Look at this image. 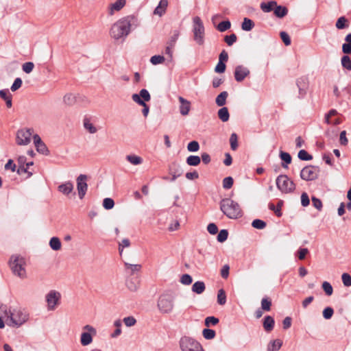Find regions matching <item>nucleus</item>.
<instances>
[{"label": "nucleus", "instance_id": "nucleus-8", "mask_svg": "<svg viewBox=\"0 0 351 351\" xmlns=\"http://www.w3.org/2000/svg\"><path fill=\"white\" fill-rule=\"evenodd\" d=\"M193 23L194 40L198 45H202L204 43V27L203 23L199 16L193 18Z\"/></svg>", "mask_w": 351, "mask_h": 351}, {"label": "nucleus", "instance_id": "nucleus-17", "mask_svg": "<svg viewBox=\"0 0 351 351\" xmlns=\"http://www.w3.org/2000/svg\"><path fill=\"white\" fill-rule=\"evenodd\" d=\"M275 325V320L273 317L267 315L264 317L263 321V326L267 332H270L273 330Z\"/></svg>", "mask_w": 351, "mask_h": 351}, {"label": "nucleus", "instance_id": "nucleus-22", "mask_svg": "<svg viewBox=\"0 0 351 351\" xmlns=\"http://www.w3.org/2000/svg\"><path fill=\"white\" fill-rule=\"evenodd\" d=\"M274 15L280 19L284 18L288 14V8L284 5H278L276 4L274 11Z\"/></svg>", "mask_w": 351, "mask_h": 351}, {"label": "nucleus", "instance_id": "nucleus-37", "mask_svg": "<svg viewBox=\"0 0 351 351\" xmlns=\"http://www.w3.org/2000/svg\"><path fill=\"white\" fill-rule=\"evenodd\" d=\"M180 36V32L178 29H175L173 32V34L170 36L169 39L167 42V45L170 47H175L176 43Z\"/></svg>", "mask_w": 351, "mask_h": 351}, {"label": "nucleus", "instance_id": "nucleus-52", "mask_svg": "<svg viewBox=\"0 0 351 351\" xmlns=\"http://www.w3.org/2000/svg\"><path fill=\"white\" fill-rule=\"evenodd\" d=\"M228 237V230L226 229L221 230L219 231V232L218 233V235L217 237V241H219L220 243H223L227 240Z\"/></svg>", "mask_w": 351, "mask_h": 351}, {"label": "nucleus", "instance_id": "nucleus-43", "mask_svg": "<svg viewBox=\"0 0 351 351\" xmlns=\"http://www.w3.org/2000/svg\"><path fill=\"white\" fill-rule=\"evenodd\" d=\"M63 101L66 105L72 106L75 103L76 97L72 93H67L64 96Z\"/></svg>", "mask_w": 351, "mask_h": 351}, {"label": "nucleus", "instance_id": "nucleus-33", "mask_svg": "<svg viewBox=\"0 0 351 351\" xmlns=\"http://www.w3.org/2000/svg\"><path fill=\"white\" fill-rule=\"evenodd\" d=\"M92 335L89 332H82L81 335L80 342L82 346H88L93 341Z\"/></svg>", "mask_w": 351, "mask_h": 351}, {"label": "nucleus", "instance_id": "nucleus-64", "mask_svg": "<svg viewBox=\"0 0 351 351\" xmlns=\"http://www.w3.org/2000/svg\"><path fill=\"white\" fill-rule=\"evenodd\" d=\"M34 67V64L32 62H27L22 66L23 71L26 73H30Z\"/></svg>", "mask_w": 351, "mask_h": 351}, {"label": "nucleus", "instance_id": "nucleus-13", "mask_svg": "<svg viewBox=\"0 0 351 351\" xmlns=\"http://www.w3.org/2000/svg\"><path fill=\"white\" fill-rule=\"evenodd\" d=\"M34 143L36 147V149L38 152L40 154L47 156L49 154V151L45 144V143L42 141L41 138L38 134H34L33 136Z\"/></svg>", "mask_w": 351, "mask_h": 351}, {"label": "nucleus", "instance_id": "nucleus-32", "mask_svg": "<svg viewBox=\"0 0 351 351\" xmlns=\"http://www.w3.org/2000/svg\"><path fill=\"white\" fill-rule=\"evenodd\" d=\"M282 205V201H281V200L278 202V204L276 206H275V205L274 204L269 203V208L271 210H273L277 217H280L282 215V211H281Z\"/></svg>", "mask_w": 351, "mask_h": 351}, {"label": "nucleus", "instance_id": "nucleus-56", "mask_svg": "<svg viewBox=\"0 0 351 351\" xmlns=\"http://www.w3.org/2000/svg\"><path fill=\"white\" fill-rule=\"evenodd\" d=\"M187 149L189 152H195L199 150V143L196 141H192L189 143L187 145Z\"/></svg>", "mask_w": 351, "mask_h": 351}, {"label": "nucleus", "instance_id": "nucleus-42", "mask_svg": "<svg viewBox=\"0 0 351 351\" xmlns=\"http://www.w3.org/2000/svg\"><path fill=\"white\" fill-rule=\"evenodd\" d=\"M126 159L128 162L134 165H140L143 162V159L140 156L136 155H128L126 156Z\"/></svg>", "mask_w": 351, "mask_h": 351}, {"label": "nucleus", "instance_id": "nucleus-49", "mask_svg": "<svg viewBox=\"0 0 351 351\" xmlns=\"http://www.w3.org/2000/svg\"><path fill=\"white\" fill-rule=\"evenodd\" d=\"M217 302L219 305H224L226 302V294L223 289H219L218 291Z\"/></svg>", "mask_w": 351, "mask_h": 351}, {"label": "nucleus", "instance_id": "nucleus-54", "mask_svg": "<svg viewBox=\"0 0 351 351\" xmlns=\"http://www.w3.org/2000/svg\"><path fill=\"white\" fill-rule=\"evenodd\" d=\"M165 60V59L164 56L160 55H155L151 57L150 58V62L154 65L161 64L164 62Z\"/></svg>", "mask_w": 351, "mask_h": 351}, {"label": "nucleus", "instance_id": "nucleus-60", "mask_svg": "<svg viewBox=\"0 0 351 351\" xmlns=\"http://www.w3.org/2000/svg\"><path fill=\"white\" fill-rule=\"evenodd\" d=\"M192 282L193 278L188 274H183L180 278V282L183 285H189L192 283Z\"/></svg>", "mask_w": 351, "mask_h": 351}, {"label": "nucleus", "instance_id": "nucleus-30", "mask_svg": "<svg viewBox=\"0 0 351 351\" xmlns=\"http://www.w3.org/2000/svg\"><path fill=\"white\" fill-rule=\"evenodd\" d=\"M218 117L223 122H226L229 120L230 114L228 109L226 107H222L218 110Z\"/></svg>", "mask_w": 351, "mask_h": 351}, {"label": "nucleus", "instance_id": "nucleus-1", "mask_svg": "<svg viewBox=\"0 0 351 351\" xmlns=\"http://www.w3.org/2000/svg\"><path fill=\"white\" fill-rule=\"evenodd\" d=\"M139 24L137 16L128 15L121 18L112 25L110 30V35L115 40H125L131 30L137 27Z\"/></svg>", "mask_w": 351, "mask_h": 351}, {"label": "nucleus", "instance_id": "nucleus-36", "mask_svg": "<svg viewBox=\"0 0 351 351\" xmlns=\"http://www.w3.org/2000/svg\"><path fill=\"white\" fill-rule=\"evenodd\" d=\"M341 63L343 69L351 71V58L348 54H345L341 57Z\"/></svg>", "mask_w": 351, "mask_h": 351}, {"label": "nucleus", "instance_id": "nucleus-45", "mask_svg": "<svg viewBox=\"0 0 351 351\" xmlns=\"http://www.w3.org/2000/svg\"><path fill=\"white\" fill-rule=\"evenodd\" d=\"M271 306V300L267 297L263 298L261 300V308L265 311H269Z\"/></svg>", "mask_w": 351, "mask_h": 351}, {"label": "nucleus", "instance_id": "nucleus-25", "mask_svg": "<svg viewBox=\"0 0 351 351\" xmlns=\"http://www.w3.org/2000/svg\"><path fill=\"white\" fill-rule=\"evenodd\" d=\"M344 40L345 43L342 45V52L344 54H349L351 51V33L348 34Z\"/></svg>", "mask_w": 351, "mask_h": 351}, {"label": "nucleus", "instance_id": "nucleus-21", "mask_svg": "<svg viewBox=\"0 0 351 351\" xmlns=\"http://www.w3.org/2000/svg\"><path fill=\"white\" fill-rule=\"evenodd\" d=\"M277 2L276 1H269L267 2H262L260 5V8L264 12H270L274 11L275 7L276 6Z\"/></svg>", "mask_w": 351, "mask_h": 351}, {"label": "nucleus", "instance_id": "nucleus-57", "mask_svg": "<svg viewBox=\"0 0 351 351\" xmlns=\"http://www.w3.org/2000/svg\"><path fill=\"white\" fill-rule=\"evenodd\" d=\"M322 314H323V317L324 319H329L332 317V315L334 314V310L332 307H330V306L326 307L324 309Z\"/></svg>", "mask_w": 351, "mask_h": 351}, {"label": "nucleus", "instance_id": "nucleus-23", "mask_svg": "<svg viewBox=\"0 0 351 351\" xmlns=\"http://www.w3.org/2000/svg\"><path fill=\"white\" fill-rule=\"evenodd\" d=\"M126 286L131 291H136L139 288L140 280L137 278H132L126 281Z\"/></svg>", "mask_w": 351, "mask_h": 351}, {"label": "nucleus", "instance_id": "nucleus-3", "mask_svg": "<svg viewBox=\"0 0 351 351\" xmlns=\"http://www.w3.org/2000/svg\"><path fill=\"white\" fill-rule=\"evenodd\" d=\"M25 259L19 255H12L10 259V266L12 272L20 278H25L26 271L25 269Z\"/></svg>", "mask_w": 351, "mask_h": 351}, {"label": "nucleus", "instance_id": "nucleus-63", "mask_svg": "<svg viewBox=\"0 0 351 351\" xmlns=\"http://www.w3.org/2000/svg\"><path fill=\"white\" fill-rule=\"evenodd\" d=\"M342 282L346 287L351 286V276L348 273H343L341 276Z\"/></svg>", "mask_w": 351, "mask_h": 351}, {"label": "nucleus", "instance_id": "nucleus-12", "mask_svg": "<svg viewBox=\"0 0 351 351\" xmlns=\"http://www.w3.org/2000/svg\"><path fill=\"white\" fill-rule=\"evenodd\" d=\"M296 85L298 88V98L302 99L306 95L307 90L308 89V78L306 76H302L297 79Z\"/></svg>", "mask_w": 351, "mask_h": 351}, {"label": "nucleus", "instance_id": "nucleus-7", "mask_svg": "<svg viewBox=\"0 0 351 351\" xmlns=\"http://www.w3.org/2000/svg\"><path fill=\"white\" fill-rule=\"evenodd\" d=\"M180 347L182 351H204L198 341L186 336L180 339Z\"/></svg>", "mask_w": 351, "mask_h": 351}, {"label": "nucleus", "instance_id": "nucleus-47", "mask_svg": "<svg viewBox=\"0 0 351 351\" xmlns=\"http://www.w3.org/2000/svg\"><path fill=\"white\" fill-rule=\"evenodd\" d=\"M266 222L259 219L253 220L252 223V226L258 230H263L266 227Z\"/></svg>", "mask_w": 351, "mask_h": 351}, {"label": "nucleus", "instance_id": "nucleus-38", "mask_svg": "<svg viewBox=\"0 0 351 351\" xmlns=\"http://www.w3.org/2000/svg\"><path fill=\"white\" fill-rule=\"evenodd\" d=\"M201 162V158L198 156H189L186 158V163L189 166H197Z\"/></svg>", "mask_w": 351, "mask_h": 351}, {"label": "nucleus", "instance_id": "nucleus-55", "mask_svg": "<svg viewBox=\"0 0 351 351\" xmlns=\"http://www.w3.org/2000/svg\"><path fill=\"white\" fill-rule=\"evenodd\" d=\"M114 206V202L112 198L106 197L103 200V206L106 210L112 209Z\"/></svg>", "mask_w": 351, "mask_h": 351}, {"label": "nucleus", "instance_id": "nucleus-58", "mask_svg": "<svg viewBox=\"0 0 351 351\" xmlns=\"http://www.w3.org/2000/svg\"><path fill=\"white\" fill-rule=\"evenodd\" d=\"M322 287L327 295L329 296L332 294L333 289H332V285L328 282H326V281L322 283Z\"/></svg>", "mask_w": 351, "mask_h": 351}, {"label": "nucleus", "instance_id": "nucleus-20", "mask_svg": "<svg viewBox=\"0 0 351 351\" xmlns=\"http://www.w3.org/2000/svg\"><path fill=\"white\" fill-rule=\"evenodd\" d=\"M167 5V0H160L158 6L155 8L154 14L160 16H162L165 13Z\"/></svg>", "mask_w": 351, "mask_h": 351}, {"label": "nucleus", "instance_id": "nucleus-26", "mask_svg": "<svg viewBox=\"0 0 351 351\" xmlns=\"http://www.w3.org/2000/svg\"><path fill=\"white\" fill-rule=\"evenodd\" d=\"M282 345L280 339L271 341L267 346L268 351H278Z\"/></svg>", "mask_w": 351, "mask_h": 351}, {"label": "nucleus", "instance_id": "nucleus-19", "mask_svg": "<svg viewBox=\"0 0 351 351\" xmlns=\"http://www.w3.org/2000/svg\"><path fill=\"white\" fill-rule=\"evenodd\" d=\"M169 172L170 174H175L178 177L183 174V170L181 166L176 162H171L169 166Z\"/></svg>", "mask_w": 351, "mask_h": 351}, {"label": "nucleus", "instance_id": "nucleus-44", "mask_svg": "<svg viewBox=\"0 0 351 351\" xmlns=\"http://www.w3.org/2000/svg\"><path fill=\"white\" fill-rule=\"evenodd\" d=\"M219 322V319L214 316L207 317L204 320V324L206 327L215 326Z\"/></svg>", "mask_w": 351, "mask_h": 351}, {"label": "nucleus", "instance_id": "nucleus-46", "mask_svg": "<svg viewBox=\"0 0 351 351\" xmlns=\"http://www.w3.org/2000/svg\"><path fill=\"white\" fill-rule=\"evenodd\" d=\"M203 337L208 340L215 338L216 332L214 330L210 328H204L202 331Z\"/></svg>", "mask_w": 351, "mask_h": 351}, {"label": "nucleus", "instance_id": "nucleus-31", "mask_svg": "<svg viewBox=\"0 0 351 351\" xmlns=\"http://www.w3.org/2000/svg\"><path fill=\"white\" fill-rule=\"evenodd\" d=\"M228 93L226 91H223L217 95L215 99L216 104L218 106H223L226 104V99Z\"/></svg>", "mask_w": 351, "mask_h": 351}, {"label": "nucleus", "instance_id": "nucleus-61", "mask_svg": "<svg viewBox=\"0 0 351 351\" xmlns=\"http://www.w3.org/2000/svg\"><path fill=\"white\" fill-rule=\"evenodd\" d=\"M234 180L232 177H226L223 180V187L226 189H229L232 186Z\"/></svg>", "mask_w": 351, "mask_h": 351}, {"label": "nucleus", "instance_id": "nucleus-48", "mask_svg": "<svg viewBox=\"0 0 351 351\" xmlns=\"http://www.w3.org/2000/svg\"><path fill=\"white\" fill-rule=\"evenodd\" d=\"M298 156L300 160L308 161L313 159V156L309 154L306 150L301 149L299 151Z\"/></svg>", "mask_w": 351, "mask_h": 351}, {"label": "nucleus", "instance_id": "nucleus-5", "mask_svg": "<svg viewBox=\"0 0 351 351\" xmlns=\"http://www.w3.org/2000/svg\"><path fill=\"white\" fill-rule=\"evenodd\" d=\"M174 297L170 293L162 294L158 300L157 306L162 313H169L174 306Z\"/></svg>", "mask_w": 351, "mask_h": 351}, {"label": "nucleus", "instance_id": "nucleus-4", "mask_svg": "<svg viewBox=\"0 0 351 351\" xmlns=\"http://www.w3.org/2000/svg\"><path fill=\"white\" fill-rule=\"evenodd\" d=\"M132 99L139 106L143 107L142 113L144 117H147L149 111V107L147 104H146L145 101H149L151 99V96L148 90L144 88L141 89L139 92V94H133L132 95Z\"/></svg>", "mask_w": 351, "mask_h": 351}, {"label": "nucleus", "instance_id": "nucleus-51", "mask_svg": "<svg viewBox=\"0 0 351 351\" xmlns=\"http://www.w3.org/2000/svg\"><path fill=\"white\" fill-rule=\"evenodd\" d=\"M231 149L234 151L238 148V136L236 133H232L230 137Z\"/></svg>", "mask_w": 351, "mask_h": 351}, {"label": "nucleus", "instance_id": "nucleus-10", "mask_svg": "<svg viewBox=\"0 0 351 351\" xmlns=\"http://www.w3.org/2000/svg\"><path fill=\"white\" fill-rule=\"evenodd\" d=\"M33 129L24 128L19 130L16 132V141L19 145H28L31 141Z\"/></svg>", "mask_w": 351, "mask_h": 351}, {"label": "nucleus", "instance_id": "nucleus-11", "mask_svg": "<svg viewBox=\"0 0 351 351\" xmlns=\"http://www.w3.org/2000/svg\"><path fill=\"white\" fill-rule=\"evenodd\" d=\"M87 176L84 174H80L76 179L77 181V189L78 191V195L80 199H82L87 191L88 184L86 183Z\"/></svg>", "mask_w": 351, "mask_h": 351}, {"label": "nucleus", "instance_id": "nucleus-16", "mask_svg": "<svg viewBox=\"0 0 351 351\" xmlns=\"http://www.w3.org/2000/svg\"><path fill=\"white\" fill-rule=\"evenodd\" d=\"M178 100L180 103V112L182 115L186 116L189 114L191 109V103L184 97L179 96Z\"/></svg>", "mask_w": 351, "mask_h": 351}, {"label": "nucleus", "instance_id": "nucleus-50", "mask_svg": "<svg viewBox=\"0 0 351 351\" xmlns=\"http://www.w3.org/2000/svg\"><path fill=\"white\" fill-rule=\"evenodd\" d=\"M124 265L126 269H130L131 271V274L138 271L141 269V265L140 264H130L125 262Z\"/></svg>", "mask_w": 351, "mask_h": 351}, {"label": "nucleus", "instance_id": "nucleus-39", "mask_svg": "<svg viewBox=\"0 0 351 351\" xmlns=\"http://www.w3.org/2000/svg\"><path fill=\"white\" fill-rule=\"evenodd\" d=\"M231 27V23L229 20L223 21L217 26V29L221 32H224Z\"/></svg>", "mask_w": 351, "mask_h": 351}, {"label": "nucleus", "instance_id": "nucleus-28", "mask_svg": "<svg viewBox=\"0 0 351 351\" xmlns=\"http://www.w3.org/2000/svg\"><path fill=\"white\" fill-rule=\"evenodd\" d=\"M335 26L338 29L348 28L349 27V21L346 16H341L337 19Z\"/></svg>", "mask_w": 351, "mask_h": 351}, {"label": "nucleus", "instance_id": "nucleus-18", "mask_svg": "<svg viewBox=\"0 0 351 351\" xmlns=\"http://www.w3.org/2000/svg\"><path fill=\"white\" fill-rule=\"evenodd\" d=\"M73 190V184L69 181L58 186V191L65 195H69Z\"/></svg>", "mask_w": 351, "mask_h": 351}, {"label": "nucleus", "instance_id": "nucleus-24", "mask_svg": "<svg viewBox=\"0 0 351 351\" xmlns=\"http://www.w3.org/2000/svg\"><path fill=\"white\" fill-rule=\"evenodd\" d=\"M280 159L282 160V167L283 168H287L288 165L291 162L292 158L291 155L288 152L281 151L279 155Z\"/></svg>", "mask_w": 351, "mask_h": 351}, {"label": "nucleus", "instance_id": "nucleus-9", "mask_svg": "<svg viewBox=\"0 0 351 351\" xmlns=\"http://www.w3.org/2000/svg\"><path fill=\"white\" fill-rule=\"evenodd\" d=\"M318 172V167L307 165L301 170L300 176L301 179L305 181H313L317 178Z\"/></svg>", "mask_w": 351, "mask_h": 351}, {"label": "nucleus", "instance_id": "nucleus-29", "mask_svg": "<svg viewBox=\"0 0 351 351\" xmlns=\"http://www.w3.org/2000/svg\"><path fill=\"white\" fill-rule=\"evenodd\" d=\"M205 289L206 286L202 281H197L192 286V291L197 294L202 293Z\"/></svg>", "mask_w": 351, "mask_h": 351}, {"label": "nucleus", "instance_id": "nucleus-41", "mask_svg": "<svg viewBox=\"0 0 351 351\" xmlns=\"http://www.w3.org/2000/svg\"><path fill=\"white\" fill-rule=\"evenodd\" d=\"M84 127L90 134H95L97 131V128L90 123V120L88 118H85L84 119Z\"/></svg>", "mask_w": 351, "mask_h": 351}, {"label": "nucleus", "instance_id": "nucleus-6", "mask_svg": "<svg viewBox=\"0 0 351 351\" xmlns=\"http://www.w3.org/2000/svg\"><path fill=\"white\" fill-rule=\"evenodd\" d=\"M276 182L278 189L282 193H291L295 189V183L293 181L290 180L287 175L278 176Z\"/></svg>", "mask_w": 351, "mask_h": 351}, {"label": "nucleus", "instance_id": "nucleus-34", "mask_svg": "<svg viewBox=\"0 0 351 351\" xmlns=\"http://www.w3.org/2000/svg\"><path fill=\"white\" fill-rule=\"evenodd\" d=\"M125 0H117L110 5V14H113V12L120 10L125 5Z\"/></svg>", "mask_w": 351, "mask_h": 351}, {"label": "nucleus", "instance_id": "nucleus-62", "mask_svg": "<svg viewBox=\"0 0 351 351\" xmlns=\"http://www.w3.org/2000/svg\"><path fill=\"white\" fill-rule=\"evenodd\" d=\"M311 200H312L313 206L315 208H317L318 210H321L322 209L323 204H322L321 199H319V198H317L315 196H313L311 197Z\"/></svg>", "mask_w": 351, "mask_h": 351}, {"label": "nucleus", "instance_id": "nucleus-15", "mask_svg": "<svg viewBox=\"0 0 351 351\" xmlns=\"http://www.w3.org/2000/svg\"><path fill=\"white\" fill-rule=\"evenodd\" d=\"M60 295L58 292L55 291H51L46 296V300L48 304V308L49 310H53L56 305L57 304Z\"/></svg>", "mask_w": 351, "mask_h": 351}, {"label": "nucleus", "instance_id": "nucleus-27", "mask_svg": "<svg viewBox=\"0 0 351 351\" xmlns=\"http://www.w3.org/2000/svg\"><path fill=\"white\" fill-rule=\"evenodd\" d=\"M254 25L255 24L252 19L245 17L241 23V29L244 31L250 32L254 28Z\"/></svg>", "mask_w": 351, "mask_h": 351}, {"label": "nucleus", "instance_id": "nucleus-53", "mask_svg": "<svg viewBox=\"0 0 351 351\" xmlns=\"http://www.w3.org/2000/svg\"><path fill=\"white\" fill-rule=\"evenodd\" d=\"M237 40V36L235 34L226 35L224 37V41L228 46H232Z\"/></svg>", "mask_w": 351, "mask_h": 351}, {"label": "nucleus", "instance_id": "nucleus-2", "mask_svg": "<svg viewBox=\"0 0 351 351\" xmlns=\"http://www.w3.org/2000/svg\"><path fill=\"white\" fill-rule=\"evenodd\" d=\"M221 211L229 219H236L243 216L239 204L230 198H223L220 203Z\"/></svg>", "mask_w": 351, "mask_h": 351}, {"label": "nucleus", "instance_id": "nucleus-14", "mask_svg": "<svg viewBox=\"0 0 351 351\" xmlns=\"http://www.w3.org/2000/svg\"><path fill=\"white\" fill-rule=\"evenodd\" d=\"M250 73V70L245 67L243 65H238L236 66L234 75L235 80L238 82H241L244 80V79L248 76Z\"/></svg>", "mask_w": 351, "mask_h": 351}, {"label": "nucleus", "instance_id": "nucleus-35", "mask_svg": "<svg viewBox=\"0 0 351 351\" xmlns=\"http://www.w3.org/2000/svg\"><path fill=\"white\" fill-rule=\"evenodd\" d=\"M50 247L55 251H58L61 248V241L59 238L53 237L49 241Z\"/></svg>", "mask_w": 351, "mask_h": 351}, {"label": "nucleus", "instance_id": "nucleus-59", "mask_svg": "<svg viewBox=\"0 0 351 351\" xmlns=\"http://www.w3.org/2000/svg\"><path fill=\"white\" fill-rule=\"evenodd\" d=\"M280 38L286 46L291 45V40L289 35L285 32H281L280 33Z\"/></svg>", "mask_w": 351, "mask_h": 351}, {"label": "nucleus", "instance_id": "nucleus-40", "mask_svg": "<svg viewBox=\"0 0 351 351\" xmlns=\"http://www.w3.org/2000/svg\"><path fill=\"white\" fill-rule=\"evenodd\" d=\"M15 316V313H11L10 321L12 325L19 326L25 322V315L23 317L20 316L19 319H16Z\"/></svg>", "mask_w": 351, "mask_h": 351}]
</instances>
